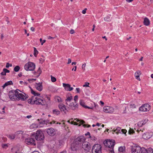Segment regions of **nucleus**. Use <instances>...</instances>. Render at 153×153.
I'll list each match as a JSON object with an SVG mask.
<instances>
[{"label":"nucleus","mask_w":153,"mask_h":153,"mask_svg":"<svg viewBox=\"0 0 153 153\" xmlns=\"http://www.w3.org/2000/svg\"><path fill=\"white\" fill-rule=\"evenodd\" d=\"M85 140V138L83 136H81L78 137L74 140V142L71 145V148L72 150H76L77 149L78 146L81 145V143Z\"/></svg>","instance_id":"nucleus-1"},{"label":"nucleus","mask_w":153,"mask_h":153,"mask_svg":"<svg viewBox=\"0 0 153 153\" xmlns=\"http://www.w3.org/2000/svg\"><path fill=\"white\" fill-rule=\"evenodd\" d=\"M104 144L106 146L107 151L109 153H114L113 148L115 144L114 140H107L104 141Z\"/></svg>","instance_id":"nucleus-2"},{"label":"nucleus","mask_w":153,"mask_h":153,"mask_svg":"<svg viewBox=\"0 0 153 153\" xmlns=\"http://www.w3.org/2000/svg\"><path fill=\"white\" fill-rule=\"evenodd\" d=\"M73 100V97L72 96L67 97V98L65 101L66 104L68 105L71 109L73 110H76L78 108V105L77 103L72 102L71 103V100Z\"/></svg>","instance_id":"nucleus-3"},{"label":"nucleus","mask_w":153,"mask_h":153,"mask_svg":"<svg viewBox=\"0 0 153 153\" xmlns=\"http://www.w3.org/2000/svg\"><path fill=\"white\" fill-rule=\"evenodd\" d=\"M35 99L34 100L32 98L29 99L27 100L28 103L31 104H35L42 105H45V101L43 100L38 97H36Z\"/></svg>","instance_id":"nucleus-4"},{"label":"nucleus","mask_w":153,"mask_h":153,"mask_svg":"<svg viewBox=\"0 0 153 153\" xmlns=\"http://www.w3.org/2000/svg\"><path fill=\"white\" fill-rule=\"evenodd\" d=\"M20 91L18 89H16L15 91L12 90L10 91L9 93V96L10 99L12 100H17V94H18V91Z\"/></svg>","instance_id":"nucleus-5"},{"label":"nucleus","mask_w":153,"mask_h":153,"mask_svg":"<svg viewBox=\"0 0 153 153\" xmlns=\"http://www.w3.org/2000/svg\"><path fill=\"white\" fill-rule=\"evenodd\" d=\"M35 68V65L33 62H28L24 66L25 69L27 71H33Z\"/></svg>","instance_id":"nucleus-6"},{"label":"nucleus","mask_w":153,"mask_h":153,"mask_svg":"<svg viewBox=\"0 0 153 153\" xmlns=\"http://www.w3.org/2000/svg\"><path fill=\"white\" fill-rule=\"evenodd\" d=\"M44 134L40 130H38L36 131L35 137V138L36 140H43L44 139Z\"/></svg>","instance_id":"nucleus-7"},{"label":"nucleus","mask_w":153,"mask_h":153,"mask_svg":"<svg viewBox=\"0 0 153 153\" xmlns=\"http://www.w3.org/2000/svg\"><path fill=\"white\" fill-rule=\"evenodd\" d=\"M101 146L98 144H95L92 148L93 152L94 151L95 153H101Z\"/></svg>","instance_id":"nucleus-8"},{"label":"nucleus","mask_w":153,"mask_h":153,"mask_svg":"<svg viewBox=\"0 0 153 153\" xmlns=\"http://www.w3.org/2000/svg\"><path fill=\"white\" fill-rule=\"evenodd\" d=\"M82 148L86 152H89L91 149V145L88 142H83L82 145Z\"/></svg>","instance_id":"nucleus-9"},{"label":"nucleus","mask_w":153,"mask_h":153,"mask_svg":"<svg viewBox=\"0 0 153 153\" xmlns=\"http://www.w3.org/2000/svg\"><path fill=\"white\" fill-rule=\"evenodd\" d=\"M131 153H140L141 148L138 146H131Z\"/></svg>","instance_id":"nucleus-10"},{"label":"nucleus","mask_w":153,"mask_h":153,"mask_svg":"<svg viewBox=\"0 0 153 153\" xmlns=\"http://www.w3.org/2000/svg\"><path fill=\"white\" fill-rule=\"evenodd\" d=\"M150 106L148 104H144L139 108V110L143 112L149 111L150 109Z\"/></svg>","instance_id":"nucleus-11"},{"label":"nucleus","mask_w":153,"mask_h":153,"mask_svg":"<svg viewBox=\"0 0 153 153\" xmlns=\"http://www.w3.org/2000/svg\"><path fill=\"white\" fill-rule=\"evenodd\" d=\"M28 97V96L26 94H23L22 93H19V91H18V94H17L18 99L17 100L25 101L27 98Z\"/></svg>","instance_id":"nucleus-12"},{"label":"nucleus","mask_w":153,"mask_h":153,"mask_svg":"<svg viewBox=\"0 0 153 153\" xmlns=\"http://www.w3.org/2000/svg\"><path fill=\"white\" fill-rule=\"evenodd\" d=\"M25 142L28 145H35V141L34 139L32 138H27L25 140Z\"/></svg>","instance_id":"nucleus-13"},{"label":"nucleus","mask_w":153,"mask_h":153,"mask_svg":"<svg viewBox=\"0 0 153 153\" xmlns=\"http://www.w3.org/2000/svg\"><path fill=\"white\" fill-rule=\"evenodd\" d=\"M46 131L49 135L52 136H54L56 134V131L55 129L52 128L47 129Z\"/></svg>","instance_id":"nucleus-14"},{"label":"nucleus","mask_w":153,"mask_h":153,"mask_svg":"<svg viewBox=\"0 0 153 153\" xmlns=\"http://www.w3.org/2000/svg\"><path fill=\"white\" fill-rule=\"evenodd\" d=\"M153 135V133L152 132H147L144 133L143 134V138L146 140L150 138Z\"/></svg>","instance_id":"nucleus-15"},{"label":"nucleus","mask_w":153,"mask_h":153,"mask_svg":"<svg viewBox=\"0 0 153 153\" xmlns=\"http://www.w3.org/2000/svg\"><path fill=\"white\" fill-rule=\"evenodd\" d=\"M153 149L151 148H149L147 149L144 148H141L140 153H153Z\"/></svg>","instance_id":"nucleus-16"},{"label":"nucleus","mask_w":153,"mask_h":153,"mask_svg":"<svg viewBox=\"0 0 153 153\" xmlns=\"http://www.w3.org/2000/svg\"><path fill=\"white\" fill-rule=\"evenodd\" d=\"M103 109L105 112L112 113L114 111V108L111 107H104Z\"/></svg>","instance_id":"nucleus-17"},{"label":"nucleus","mask_w":153,"mask_h":153,"mask_svg":"<svg viewBox=\"0 0 153 153\" xmlns=\"http://www.w3.org/2000/svg\"><path fill=\"white\" fill-rule=\"evenodd\" d=\"M62 85L66 91H71L73 89V88L71 87V85L69 84L63 83Z\"/></svg>","instance_id":"nucleus-18"},{"label":"nucleus","mask_w":153,"mask_h":153,"mask_svg":"<svg viewBox=\"0 0 153 153\" xmlns=\"http://www.w3.org/2000/svg\"><path fill=\"white\" fill-rule=\"evenodd\" d=\"M77 122H79V123H80L79 126H80L81 125H83V126L84 128L86 127H91V125H86L85 124H83L84 123H85V122L82 120H79L78 119H76L75 120Z\"/></svg>","instance_id":"nucleus-19"},{"label":"nucleus","mask_w":153,"mask_h":153,"mask_svg":"<svg viewBox=\"0 0 153 153\" xmlns=\"http://www.w3.org/2000/svg\"><path fill=\"white\" fill-rule=\"evenodd\" d=\"M35 87L36 89L39 91H41L42 90V83H36Z\"/></svg>","instance_id":"nucleus-20"},{"label":"nucleus","mask_w":153,"mask_h":153,"mask_svg":"<svg viewBox=\"0 0 153 153\" xmlns=\"http://www.w3.org/2000/svg\"><path fill=\"white\" fill-rule=\"evenodd\" d=\"M59 107L61 111H63L65 113V111H67V109L64 105L62 104H60L59 105Z\"/></svg>","instance_id":"nucleus-21"},{"label":"nucleus","mask_w":153,"mask_h":153,"mask_svg":"<svg viewBox=\"0 0 153 153\" xmlns=\"http://www.w3.org/2000/svg\"><path fill=\"white\" fill-rule=\"evenodd\" d=\"M80 105L82 106L83 107L85 108H88V109H93V107H90L88 106H87L85 105H84L85 104V102L84 101L82 100H80Z\"/></svg>","instance_id":"nucleus-22"},{"label":"nucleus","mask_w":153,"mask_h":153,"mask_svg":"<svg viewBox=\"0 0 153 153\" xmlns=\"http://www.w3.org/2000/svg\"><path fill=\"white\" fill-rule=\"evenodd\" d=\"M143 23L145 25L147 26H149L150 24V22L149 19L146 17L144 19Z\"/></svg>","instance_id":"nucleus-23"},{"label":"nucleus","mask_w":153,"mask_h":153,"mask_svg":"<svg viewBox=\"0 0 153 153\" xmlns=\"http://www.w3.org/2000/svg\"><path fill=\"white\" fill-rule=\"evenodd\" d=\"M13 84V83L12 81H10L5 83L2 86V87H3V88L4 89L6 87L9 85H12Z\"/></svg>","instance_id":"nucleus-24"},{"label":"nucleus","mask_w":153,"mask_h":153,"mask_svg":"<svg viewBox=\"0 0 153 153\" xmlns=\"http://www.w3.org/2000/svg\"><path fill=\"white\" fill-rule=\"evenodd\" d=\"M40 120H42V119H41ZM38 121H39V123L40 124H47L48 123L49 121L48 120H42L41 121H39L40 120L39 119H38L37 120Z\"/></svg>","instance_id":"nucleus-25"},{"label":"nucleus","mask_w":153,"mask_h":153,"mask_svg":"<svg viewBox=\"0 0 153 153\" xmlns=\"http://www.w3.org/2000/svg\"><path fill=\"white\" fill-rule=\"evenodd\" d=\"M31 93L32 94H33L35 96H39L40 95V93H37L35 91H34L32 89H31Z\"/></svg>","instance_id":"nucleus-26"},{"label":"nucleus","mask_w":153,"mask_h":153,"mask_svg":"<svg viewBox=\"0 0 153 153\" xmlns=\"http://www.w3.org/2000/svg\"><path fill=\"white\" fill-rule=\"evenodd\" d=\"M8 137L10 140H13L15 138V136L14 134H9L8 136Z\"/></svg>","instance_id":"nucleus-27"},{"label":"nucleus","mask_w":153,"mask_h":153,"mask_svg":"<svg viewBox=\"0 0 153 153\" xmlns=\"http://www.w3.org/2000/svg\"><path fill=\"white\" fill-rule=\"evenodd\" d=\"M145 124V123L142 121H139L137 123V125L139 127H141Z\"/></svg>","instance_id":"nucleus-28"},{"label":"nucleus","mask_w":153,"mask_h":153,"mask_svg":"<svg viewBox=\"0 0 153 153\" xmlns=\"http://www.w3.org/2000/svg\"><path fill=\"white\" fill-rule=\"evenodd\" d=\"M53 113L54 114L58 115L60 114L59 111L57 109H54L53 110Z\"/></svg>","instance_id":"nucleus-29"},{"label":"nucleus","mask_w":153,"mask_h":153,"mask_svg":"<svg viewBox=\"0 0 153 153\" xmlns=\"http://www.w3.org/2000/svg\"><path fill=\"white\" fill-rule=\"evenodd\" d=\"M42 58H41L39 59V61L40 63L41 64H42L45 61V57L43 56H42Z\"/></svg>","instance_id":"nucleus-30"},{"label":"nucleus","mask_w":153,"mask_h":153,"mask_svg":"<svg viewBox=\"0 0 153 153\" xmlns=\"http://www.w3.org/2000/svg\"><path fill=\"white\" fill-rule=\"evenodd\" d=\"M104 20L105 21L109 22L111 21V18L110 17L107 16L104 18Z\"/></svg>","instance_id":"nucleus-31"},{"label":"nucleus","mask_w":153,"mask_h":153,"mask_svg":"<svg viewBox=\"0 0 153 153\" xmlns=\"http://www.w3.org/2000/svg\"><path fill=\"white\" fill-rule=\"evenodd\" d=\"M20 69V67L19 66H16L14 68V70L15 72L18 71Z\"/></svg>","instance_id":"nucleus-32"},{"label":"nucleus","mask_w":153,"mask_h":153,"mask_svg":"<svg viewBox=\"0 0 153 153\" xmlns=\"http://www.w3.org/2000/svg\"><path fill=\"white\" fill-rule=\"evenodd\" d=\"M34 55L35 56L38 53V51L37 50L36 48L34 47Z\"/></svg>","instance_id":"nucleus-33"},{"label":"nucleus","mask_w":153,"mask_h":153,"mask_svg":"<svg viewBox=\"0 0 153 153\" xmlns=\"http://www.w3.org/2000/svg\"><path fill=\"white\" fill-rule=\"evenodd\" d=\"M118 150L120 152H123L125 151V148L122 146L120 147L119 148Z\"/></svg>","instance_id":"nucleus-34"},{"label":"nucleus","mask_w":153,"mask_h":153,"mask_svg":"<svg viewBox=\"0 0 153 153\" xmlns=\"http://www.w3.org/2000/svg\"><path fill=\"white\" fill-rule=\"evenodd\" d=\"M55 100L56 101H57L58 102H59L61 101V99L60 97H56L55 98Z\"/></svg>","instance_id":"nucleus-35"},{"label":"nucleus","mask_w":153,"mask_h":153,"mask_svg":"<svg viewBox=\"0 0 153 153\" xmlns=\"http://www.w3.org/2000/svg\"><path fill=\"white\" fill-rule=\"evenodd\" d=\"M51 81L53 82H54L56 81V79L55 77L52 76V75L51 76Z\"/></svg>","instance_id":"nucleus-36"},{"label":"nucleus","mask_w":153,"mask_h":153,"mask_svg":"<svg viewBox=\"0 0 153 153\" xmlns=\"http://www.w3.org/2000/svg\"><path fill=\"white\" fill-rule=\"evenodd\" d=\"M19 83L20 84L22 85H27V83L25 82H23L22 81H19Z\"/></svg>","instance_id":"nucleus-37"},{"label":"nucleus","mask_w":153,"mask_h":153,"mask_svg":"<svg viewBox=\"0 0 153 153\" xmlns=\"http://www.w3.org/2000/svg\"><path fill=\"white\" fill-rule=\"evenodd\" d=\"M141 74V72L140 71H138L135 73V76H140V75Z\"/></svg>","instance_id":"nucleus-38"},{"label":"nucleus","mask_w":153,"mask_h":153,"mask_svg":"<svg viewBox=\"0 0 153 153\" xmlns=\"http://www.w3.org/2000/svg\"><path fill=\"white\" fill-rule=\"evenodd\" d=\"M130 106L131 108L133 109L135 108H136V105L133 104H130Z\"/></svg>","instance_id":"nucleus-39"},{"label":"nucleus","mask_w":153,"mask_h":153,"mask_svg":"<svg viewBox=\"0 0 153 153\" xmlns=\"http://www.w3.org/2000/svg\"><path fill=\"white\" fill-rule=\"evenodd\" d=\"M59 145L61 146H63L64 144V142L62 140H59Z\"/></svg>","instance_id":"nucleus-40"},{"label":"nucleus","mask_w":153,"mask_h":153,"mask_svg":"<svg viewBox=\"0 0 153 153\" xmlns=\"http://www.w3.org/2000/svg\"><path fill=\"white\" fill-rule=\"evenodd\" d=\"M86 64L85 63H84L82 65V69L84 71H85V67L86 66Z\"/></svg>","instance_id":"nucleus-41"},{"label":"nucleus","mask_w":153,"mask_h":153,"mask_svg":"<svg viewBox=\"0 0 153 153\" xmlns=\"http://www.w3.org/2000/svg\"><path fill=\"white\" fill-rule=\"evenodd\" d=\"M78 99V96L77 95H76L74 97V103H75V102H76V101Z\"/></svg>","instance_id":"nucleus-42"},{"label":"nucleus","mask_w":153,"mask_h":153,"mask_svg":"<svg viewBox=\"0 0 153 153\" xmlns=\"http://www.w3.org/2000/svg\"><path fill=\"white\" fill-rule=\"evenodd\" d=\"M24 132L22 131H17L16 133V134H22Z\"/></svg>","instance_id":"nucleus-43"},{"label":"nucleus","mask_w":153,"mask_h":153,"mask_svg":"<svg viewBox=\"0 0 153 153\" xmlns=\"http://www.w3.org/2000/svg\"><path fill=\"white\" fill-rule=\"evenodd\" d=\"M40 41L41 43V45H43V44H44V43L45 42L46 40H42V39L40 38Z\"/></svg>","instance_id":"nucleus-44"},{"label":"nucleus","mask_w":153,"mask_h":153,"mask_svg":"<svg viewBox=\"0 0 153 153\" xmlns=\"http://www.w3.org/2000/svg\"><path fill=\"white\" fill-rule=\"evenodd\" d=\"M12 66V64H10L9 63H7L6 64V67L7 68H8L9 67V66L11 67Z\"/></svg>","instance_id":"nucleus-45"},{"label":"nucleus","mask_w":153,"mask_h":153,"mask_svg":"<svg viewBox=\"0 0 153 153\" xmlns=\"http://www.w3.org/2000/svg\"><path fill=\"white\" fill-rule=\"evenodd\" d=\"M89 83L88 82H86L85 83V85H83V87H89Z\"/></svg>","instance_id":"nucleus-46"},{"label":"nucleus","mask_w":153,"mask_h":153,"mask_svg":"<svg viewBox=\"0 0 153 153\" xmlns=\"http://www.w3.org/2000/svg\"><path fill=\"white\" fill-rule=\"evenodd\" d=\"M121 131L122 132V134H126L127 132V131L126 129H121Z\"/></svg>","instance_id":"nucleus-47"},{"label":"nucleus","mask_w":153,"mask_h":153,"mask_svg":"<svg viewBox=\"0 0 153 153\" xmlns=\"http://www.w3.org/2000/svg\"><path fill=\"white\" fill-rule=\"evenodd\" d=\"M3 71H4L6 74V73H9L10 72L9 70L7 69L6 68H4Z\"/></svg>","instance_id":"nucleus-48"},{"label":"nucleus","mask_w":153,"mask_h":153,"mask_svg":"<svg viewBox=\"0 0 153 153\" xmlns=\"http://www.w3.org/2000/svg\"><path fill=\"white\" fill-rule=\"evenodd\" d=\"M36 79H28V81L30 82H32L33 80L36 81Z\"/></svg>","instance_id":"nucleus-49"},{"label":"nucleus","mask_w":153,"mask_h":153,"mask_svg":"<svg viewBox=\"0 0 153 153\" xmlns=\"http://www.w3.org/2000/svg\"><path fill=\"white\" fill-rule=\"evenodd\" d=\"M71 124H73L74 125H78L79 123H77L75 122L72 121L71 122Z\"/></svg>","instance_id":"nucleus-50"},{"label":"nucleus","mask_w":153,"mask_h":153,"mask_svg":"<svg viewBox=\"0 0 153 153\" xmlns=\"http://www.w3.org/2000/svg\"><path fill=\"white\" fill-rule=\"evenodd\" d=\"M38 72H39V74L37 76H39V75H40V74H41V71L40 70V68H39L38 69Z\"/></svg>","instance_id":"nucleus-51"},{"label":"nucleus","mask_w":153,"mask_h":153,"mask_svg":"<svg viewBox=\"0 0 153 153\" xmlns=\"http://www.w3.org/2000/svg\"><path fill=\"white\" fill-rule=\"evenodd\" d=\"M134 132L133 130H129L128 131V133L130 134H133Z\"/></svg>","instance_id":"nucleus-52"},{"label":"nucleus","mask_w":153,"mask_h":153,"mask_svg":"<svg viewBox=\"0 0 153 153\" xmlns=\"http://www.w3.org/2000/svg\"><path fill=\"white\" fill-rule=\"evenodd\" d=\"M85 136H87V135H88L89 136V137L91 138V136H90V132H88L87 133H86L85 134Z\"/></svg>","instance_id":"nucleus-53"},{"label":"nucleus","mask_w":153,"mask_h":153,"mask_svg":"<svg viewBox=\"0 0 153 153\" xmlns=\"http://www.w3.org/2000/svg\"><path fill=\"white\" fill-rule=\"evenodd\" d=\"M74 31L73 29H71L70 31V33L71 34H73L74 33Z\"/></svg>","instance_id":"nucleus-54"},{"label":"nucleus","mask_w":153,"mask_h":153,"mask_svg":"<svg viewBox=\"0 0 153 153\" xmlns=\"http://www.w3.org/2000/svg\"><path fill=\"white\" fill-rule=\"evenodd\" d=\"M139 76H135L136 79H137L139 81H140V79Z\"/></svg>","instance_id":"nucleus-55"},{"label":"nucleus","mask_w":153,"mask_h":153,"mask_svg":"<svg viewBox=\"0 0 153 153\" xmlns=\"http://www.w3.org/2000/svg\"><path fill=\"white\" fill-rule=\"evenodd\" d=\"M76 90L77 92V93H79L80 92V89L79 88H76Z\"/></svg>","instance_id":"nucleus-56"},{"label":"nucleus","mask_w":153,"mask_h":153,"mask_svg":"<svg viewBox=\"0 0 153 153\" xmlns=\"http://www.w3.org/2000/svg\"><path fill=\"white\" fill-rule=\"evenodd\" d=\"M1 74L2 75H6V74H5L4 71H3V72L1 73Z\"/></svg>","instance_id":"nucleus-57"},{"label":"nucleus","mask_w":153,"mask_h":153,"mask_svg":"<svg viewBox=\"0 0 153 153\" xmlns=\"http://www.w3.org/2000/svg\"><path fill=\"white\" fill-rule=\"evenodd\" d=\"M5 147H7V144H4L2 145V147L3 148H5Z\"/></svg>","instance_id":"nucleus-58"},{"label":"nucleus","mask_w":153,"mask_h":153,"mask_svg":"<svg viewBox=\"0 0 153 153\" xmlns=\"http://www.w3.org/2000/svg\"><path fill=\"white\" fill-rule=\"evenodd\" d=\"M68 64H69L71 62V60L70 59H68Z\"/></svg>","instance_id":"nucleus-59"},{"label":"nucleus","mask_w":153,"mask_h":153,"mask_svg":"<svg viewBox=\"0 0 153 153\" xmlns=\"http://www.w3.org/2000/svg\"><path fill=\"white\" fill-rule=\"evenodd\" d=\"M30 30L32 31H34V30H35V28H34L32 27H31Z\"/></svg>","instance_id":"nucleus-60"},{"label":"nucleus","mask_w":153,"mask_h":153,"mask_svg":"<svg viewBox=\"0 0 153 153\" xmlns=\"http://www.w3.org/2000/svg\"><path fill=\"white\" fill-rule=\"evenodd\" d=\"M55 123V121H52L51 122H50V123H50V124H52V123L54 124V123Z\"/></svg>","instance_id":"nucleus-61"},{"label":"nucleus","mask_w":153,"mask_h":153,"mask_svg":"<svg viewBox=\"0 0 153 153\" xmlns=\"http://www.w3.org/2000/svg\"><path fill=\"white\" fill-rule=\"evenodd\" d=\"M31 117H32V116H31V115H28V116H27L26 118H27L28 119H29V118H30Z\"/></svg>","instance_id":"nucleus-62"},{"label":"nucleus","mask_w":153,"mask_h":153,"mask_svg":"<svg viewBox=\"0 0 153 153\" xmlns=\"http://www.w3.org/2000/svg\"><path fill=\"white\" fill-rule=\"evenodd\" d=\"M86 10H82V13L84 14H85L86 13Z\"/></svg>","instance_id":"nucleus-63"},{"label":"nucleus","mask_w":153,"mask_h":153,"mask_svg":"<svg viewBox=\"0 0 153 153\" xmlns=\"http://www.w3.org/2000/svg\"><path fill=\"white\" fill-rule=\"evenodd\" d=\"M32 153H40L38 151H34Z\"/></svg>","instance_id":"nucleus-64"}]
</instances>
